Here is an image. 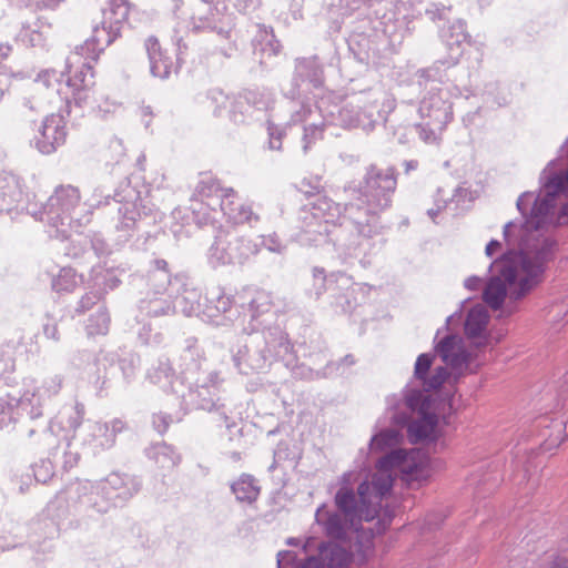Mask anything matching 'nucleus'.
Instances as JSON below:
<instances>
[{
  "label": "nucleus",
  "instance_id": "nucleus-11",
  "mask_svg": "<svg viewBox=\"0 0 568 568\" xmlns=\"http://www.w3.org/2000/svg\"><path fill=\"white\" fill-rule=\"evenodd\" d=\"M81 196L77 187L72 185H61L49 199L50 209H55L62 213H70L80 203Z\"/></svg>",
  "mask_w": 568,
  "mask_h": 568
},
{
  "label": "nucleus",
  "instance_id": "nucleus-7",
  "mask_svg": "<svg viewBox=\"0 0 568 568\" xmlns=\"http://www.w3.org/2000/svg\"><path fill=\"white\" fill-rule=\"evenodd\" d=\"M94 84V70L90 64L84 63L80 68L69 71L67 87L77 104L88 99Z\"/></svg>",
  "mask_w": 568,
  "mask_h": 568
},
{
  "label": "nucleus",
  "instance_id": "nucleus-21",
  "mask_svg": "<svg viewBox=\"0 0 568 568\" xmlns=\"http://www.w3.org/2000/svg\"><path fill=\"white\" fill-rule=\"evenodd\" d=\"M558 219L562 224L568 223V203L562 206Z\"/></svg>",
  "mask_w": 568,
  "mask_h": 568
},
{
  "label": "nucleus",
  "instance_id": "nucleus-6",
  "mask_svg": "<svg viewBox=\"0 0 568 568\" xmlns=\"http://www.w3.org/2000/svg\"><path fill=\"white\" fill-rule=\"evenodd\" d=\"M568 189V169L567 172L555 174L547 179L545 183V196L536 200L531 210L530 223L535 227L541 226L550 210L554 207V199L557 194Z\"/></svg>",
  "mask_w": 568,
  "mask_h": 568
},
{
  "label": "nucleus",
  "instance_id": "nucleus-14",
  "mask_svg": "<svg viewBox=\"0 0 568 568\" xmlns=\"http://www.w3.org/2000/svg\"><path fill=\"white\" fill-rule=\"evenodd\" d=\"M489 315L484 306L473 307L465 322V333L468 337H478L486 329Z\"/></svg>",
  "mask_w": 568,
  "mask_h": 568
},
{
  "label": "nucleus",
  "instance_id": "nucleus-4",
  "mask_svg": "<svg viewBox=\"0 0 568 568\" xmlns=\"http://www.w3.org/2000/svg\"><path fill=\"white\" fill-rule=\"evenodd\" d=\"M417 417L408 424L407 433L412 443L436 442L444 435V427L439 424L438 416L432 412V400L423 397L419 392L410 394L406 398L409 408L415 409L419 404Z\"/></svg>",
  "mask_w": 568,
  "mask_h": 568
},
{
  "label": "nucleus",
  "instance_id": "nucleus-13",
  "mask_svg": "<svg viewBox=\"0 0 568 568\" xmlns=\"http://www.w3.org/2000/svg\"><path fill=\"white\" fill-rule=\"evenodd\" d=\"M231 488L237 500L245 501L247 504L256 501L261 493V488L256 484V480L248 474H242L232 484Z\"/></svg>",
  "mask_w": 568,
  "mask_h": 568
},
{
  "label": "nucleus",
  "instance_id": "nucleus-19",
  "mask_svg": "<svg viewBox=\"0 0 568 568\" xmlns=\"http://www.w3.org/2000/svg\"><path fill=\"white\" fill-rule=\"evenodd\" d=\"M548 568H568V559L558 557L549 564Z\"/></svg>",
  "mask_w": 568,
  "mask_h": 568
},
{
  "label": "nucleus",
  "instance_id": "nucleus-20",
  "mask_svg": "<svg viewBox=\"0 0 568 568\" xmlns=\"http://www.w3.org/2000/svg\"><path fill=\"white\" fill-rule=\"evenodd\" d=\"M500 248V243L498 241H490L486 246L487 255L491 256Z\"/></svg>",
  "mask_w": 568,
  "mask_h": 568
},
{
  "label": "nucleus",
  "instance_id": "nucleus-17",
  "mask_svg": "<svg viewBox=\"0 0 568 568\" xmlns=\"http://www.w3.org/2000/svg\"><path fill=\"white\" fill-rule=\"evenodd\" d=\"M220 191L217 183L214 181H202L196 187V194L203 200L216 194Z\"/></svg>",
  "mask_w": 568,
  "mask_h": 568
},
{
  "label": "nucleus",
  "instance_id": "nucleus-10",
  "mask_svg": "<svg viewBox=\"0 0 568 568\" xmlns=\"http://www.w3.org/2000/svg\"><path fill=\"white\" fill-rule=\"evenodd\" d=\"M437 352L443 362L453 368H459L467 362V355L460 342L454 336H447L442 339L437 346Z\"/></svg>",
  "mask_w": 568,
  "mask_h": 568
},
{
  "label": "nucleus",
  "instance_id": "nucleus-5",
  "mask_svg": "<svg viewBox=\"0 0 568 568\" xmlns=\"http://www.w3.org/2000/svg\"><path fill=\"white\" fill-rule=\"evenodd\" d=\"M67 136L64 116L60 113H51L43 119L33 140L36 148L42 154H52L65 143Z\"/></svg>",
  "mask_w": 568,
  "mask_h": 568
},
{
  "label": "nucleus",
  "instance_id": "nucleus-2",
  "mask_svg": "<svg viewBox=\"0 0 568 568\" xmlns=\"http://www.w3.org/2000/svg\"><path fill=\"white\" fill-rule=\"evenodd\" d=\"M499 276L493 277L484 292L485 302L498 310L508 294L511 298H520L541 281L544 272L539 260L524 253H508L495 262Z\"/></svg>",
  "mask_w": 568,
  "mask_h": 568
},
{
  "label": "nucleus",
  "instance_id": "nucleus-16",
  "mask_svg": "<svg viewBox=\"0 0 568 568\" xmlns=\"http://www.w3.org/2000/svg\"><path fill=\"white\" fill-rule=\"evenodd\" d=\"M400 434L395 429H385L375 435L371 440L372 452H384L395 447L400 440Z\"/></svg>",
  "mask_w": 568,
  "mask_h": 568
},
{
  "label": "nucleus",
  "instance_id": "nucleus-15",
  "mask_svg": "<svg viewBox=\"0 0 568 568\" xmlns=\"http://www.w3.org/2000/svg\"><path fill=\"white\" fill-rule=\"evenodd\" d=\"M367 183L372 187H382L387 192H393L396 186V179L393 171H383L372 168L367 175Z\"/></svg>",
  "mask_w": 568,
  "mask_h": 568
},
{
  "label": "nucleus",
  "instance_id": "nucleus-3",
  "mask_svg": "<svg viewBox=\"0 0 568 568\" xmlns=\"http://www.w3.org/2000/svg\"><path fill=\"white\" fill-rule=\"evenodd\" d=\"M133 4L129 0H104L101 7L100 24L94 27L93 34L84 43L97 60L105 48L121 38L123 29L129 24Z\"/></svg>",
  "mask_w": 568,
  "mask_h": 568
},
{
  "label": "nucleus",
  "instance_id": "nucleus-12",
  "mask_svg": "<svg viewBox=\"0 0 568 568\" xmlns=\"http://www.w3.org/2000/svg\"><path fill=\"white\" fill-rule=\"evenodd\" d=\"M145 49L151 63V72L154 77L166 78L170 74L171 63L169 58L162 53L160 42L156 38L150 37L145 40Z\"/></svg>",
  "mask_w": 568,
  "mask_h": 568
},
{
  "label": "nucleus",
  "instance_id": "nucleus-8",
  "mask_svg": "<svg viewBox=\"0 0 568 568\" xmlns=\"http://www.w3.org/2000/svg\"><path fill=\"white\" fill-rule=\"evenodd\" d=\"M348 548L345 540L332 541L321 550V555L329 568H358L364 558L356 560Z\"/></svg>",
  "mask_w": 568,
  "mask_h": 568
},
{
  "label": "nucleus",
  "instance_id": "nucleus-18",
  "mask_svg": "<svg viewBox=\"0 0 568 568\" xmlns=\"http://www.w3.org/2000/svg\"><path fill=\"white\" fill-rule=\"evenodd\" d=\"M253 212L251 207L242 205L239 211V215H234L233 219L236 223H245L250 222L252 219Z\"/></svg>",
  "mask_w": 568,
  "mask_h": 568
},
{
  "label": "nucleus",
  "instance_id": "nucleus-1",
  "mask_svg": "<svg viewBox=\"0 0 568 568\" xmlns=\"http://www.w3.org/2000/svg\"><path fill=\"white\" fill-rule=\"evenodd\" d=\"M396 470L410 487L422 486L432 476L429 458L420 449L393 450L378 460L372 480L358 486V498L347 487L337 491L335 503L342 514L328 517L327 534L343 541L348 530L358 531L363 520H373L379 513L383 497L392 489Z\"/></svg>",
  "mask_w": 568,
  "mask_h": 568
},
{
  "label": "nucleus",
  "instance_id": "nucleus-9",
  "mask_svg": "<svg viewBox=\"0 0 568 568\" xmlns=\"http://www.w3.org/2000/svg\"><path fill=\"white\" fill-rule=\"evenodd\" d=\"M433 364V356L429 354H420L415 363V377L422 381L426 390L439 388L448 378L449 373L446 367L438 366L430 376L427 373Z\"/></svg>",
  "mask_w": 568,
  "mask_h": 568
}]
</instances>
